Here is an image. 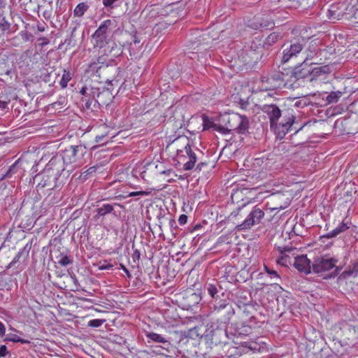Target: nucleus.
<instances>
[{"label":"nucleus","mask_w":358,"mask_h":358,"mask_svg":"<svg viewBox=\"0 0 358 358\" xmlns=\"http://www.w3.org/2000/svg\"><path fill=\"white\" fill-rule=\"evenodd\" d=\"M311 63L309 84H315L318 80H323L331 72L329 65L316 66Z\"/></svg>","instance_id":"dca6fc26"},{"label":"nucleus","mask_w":358,"mask_h":358,"mask_svg":"<svg viewBox=\"0 0 358 358\" xmlns=\"http://www.w3.org/2000/svg\"><path fill=\"white\" fill-rule=\"evenodd\" d=\"M264 216V212L257 206H255L248 217L241 223L236 226L237 231H245L250 229L255 224H259Z\"/></svg>","instance_id":"6e6552de"},{"label":"nucleus","mask_w":358,"mask_h":358,"mask_svg":"<svg viewBox=\"0 0 358 358\" xmlns=\"http://www.w3.org/2000/svg\"><path fill=\"white\" fill-rule=\"evenodd\" d=\"M311 262L306 255H301L295 257L294 266L301 273L309 274L311 273Z\"/></svg>","instance_id":"412c9836"},{"label":"nucleus","mask_w":358,"mask_h":358,"mask_svg":"<svg viewBox=\"0 0 358 358\" xmlns=\"http://www.w3.org/2000/svg\"><path fill=\"white\" fill-rule=\"evenodd\" d=\"M13 73V71L9 66V65H7L6 64H5L4 69H3L1 66H0V76H7V77H9L11 78Z\"/></svg>","instance_id":"de8ad7c7"},{"label":"nucleus","mask_w":358,"mask_h":358,"mask_svg":"<svg viewBox=\"0 0 358 358\" xmlns=\"http://www.w3.org/2000/svg\"><path fill=\"white\" fill-rule=\"evenodd\" d=\"M191 333L196 334L197 336L203 338L206 344L210 347V351L208 352L209 358H224L229 357L226 350L229 343V332L225 328L217 326L214 327L210 325V327L205 326H198L193 328Z\"/></svg>","instance_id":"f257e3e1"},{"label":"nucleus","mask_w":358,"mask_h":358,"mask_svg":"<svg viewBox=\"0 0 358 358\" xmlns=\"http://www.w3.org/2000/svg\"><path fill=\"white\" fill-rule=\"evenodd\" d=\"M4 341H11L13 343H20L22 344L30 343L29 341L22 338L17 335L13 334H8L4 339Z\"/></svg>","instance_id":"79ce46f5"},{"label":"nucleus","mask_w":358,"mask_h":358,"mask_svg":"<svg viewBox=\"0 0 358 358\" xmlns=\"http://www.w3.org/2000/svg\"><path fill=\"white\" fill-rule=\"evenodd\" d=\"M358 274V259L351 262V264L349 265L348 268L345 270L341 275L343 278L349 277V276H357Z\"/></svg>","instance_id":"72a5a7b5"},{"label":"nucleus","mask_w":358,"mask_h":358,"mask_svg":"<svg viewBox=\"0 0 358 358\" xmlns=\"http://www.w3.org/2000/svg\"><path fill=\"white\" fill-rule=\"evenodd\" d=\"M56 180H57L55 179V176H52V175L45 169L34 177V181H37V191H39L44 187H48L49 189H53L57 187V185H55L52 186V182Z\"/></svg>","instance_id":"2eb2a0df"},{"label":"nucleus","mask_w":358,"mask_h":358,"mask_svg":"<svg viewBox=\"0 0 358 358\" xmlns=\"http://www.w3.org/2000/svg\"><path fill=\"white\" fill-rule=\"evenodd\" d=\"M147 338L151 339L152 341L156 342V343H167V336H163L161 334L155 333V332H149L147 334Z\"/></svg>","instance_id":"a19ab883"},{"label":"nucleus","mask_w":358,"mask_h":358,"mask_svg":"<svg viewBox=\"0 0 358 358\" xmlns=\"http://www.w3.org/2000/svg\"><path fill=\"white\" fill-rule=\"evenodd\" d=\"M89 8V5L85 2L78 3L73 10L74 16L78 17H83Z\"/></svg>","instance_id":"ea45409f"},{"label":"nucleus","mask_w":358,"mask_h":358,"mask_svg":"<svg viewBox=\"0 0 358 358\" xmlns=\"http://www.w3.org/2000/svg\"><path fill=\"white\" fill-rule=\"evenodd\" d=\"M227 306H232L231 304L227 302L226 300H220L214 304V311L220 312L222 310H224Z\"/></svg>","instance_id":"a18cd8bd"},{"label":"nucleus","mask_w":358,"mask_h":358,"mask_svg":"<svg viewBox=\"0 0 358 358\" xmlns=\"http://www.w3.org/2000/svg\"><path fill=\"white\" fill-rule=\"evenodd\" d=\"M132 41L130 43V51L134 49L132 45H134L136 47V49H138L140 48L141 43V40L136 35H134L132 36Z\"/></svg>","instance_id":"3c124183"},{"label":"nucleus","mask_w":358,"mask_h":358,"mask_svg":"<svg viewBox=\"0 0 358 358\" xmlns=\"http://www.w3.org/2000/svg\"><path fill=\"white\" fill-rule=\"evenodd\" d=\"M209 127L222 134L234 131L238 134L247 135L249 134L250 122L246 115L232 113L227 116L225 127L213 122H210Z\"/></svg>","instance_id":"f03ea898"},{"label":"nucleus","mask_w":358,"mask_h":358,"mask_svg":"<svg viewBox=\"0 0 358 358\" xmlns=\"http://www.w3.org/2000/svg\"><path fill=\"white\" fill-rule=\"evenodd\" d=\"M141 257V252L138 249H134V252L132 255V259L134 262H136V260H139Z\"/></svg>","instance_id":"0e129e2a"},{"label":"nucleus","mask_w":358,"mask_h":358,"mask_svg":"<svg viewBox=\"0 0 358 358\" xmlns=\"http://www.w3.org/2000/svg\"><path fill=\"white\" fill-rule=\"evenodd\" d=\"M245 50H252L255 52H262V48L259 41L258 43L252 41L248 43V46H245Z\"/></svg>","instance_id":"37998d69"},{"label":"nucleus","mask_w":358,"mask_h":358,"mask_svg":"<svg viewBox=\"0 0 358 358\" xmlns=\"http://www.w3.org/2000/svg\"><path fill=\"white\" fill-rule=\"evenodd\" d=\"M9 354V351L7 349L6 345H1L0 346V357H4Z\"/></svg>","instance_id":"4d7b16f0"},{"label":"nucleus","mask_w":358,"mask_h":358,"mask_svg":"<svg viewBox=\"0 0 358 358\" xmlns=\"http://www.w3.org/2000/svg\"><path fill=\"white\" fill-rule=\"evenodd\" d=\"M351 222L347 220V218H345L342 222H341L337 227H336L334 230L327 233V234L323 235L321 238H331L337 236L341 233L346 231L348 229L350 228Z\"/></svg>","instance_id":"cd10ccee"},{"label":"nucleus","mask_w":358,"mask_h":358,"mask_svg":"<svg viewBox=\"0 0 358 358\" xmlns=\"http://www.w3.org/2000/svg\"><path fill=\"white\" fill-rule=\"evenodd\" d=\"M257 343H255V342H251V343H249L248 345V348L252 350V351H255V350H257L259 348L257 347Z\"/></svg>","instance_id":"338daca9"},{"label":"nucleus","mask_w":358,"mask_h":358,"mask_svg":"<svg viewBox=\"0 0 358 358\" xmlns=\"http://www.w3.org/2000/svg\"><path fill=\"white\" fill-rule=\"evenodd\" d=\"M319 358H334V354L329 348H322L318 354Z\"/></svg>","instance_id":"c03bdc74"},{"label":"nucleus","mask_w":358,"mask_h":358,"mask_svg":"<svg viewBox=\"0 0 358 358\" xmlns=\"http://www.w3.org/2000/svg\"><path fill=\"white\" fill-rule=\"evenodd\" d=\"M90 69L95 72L97 76L108 84H111L119 73L120 68L115 62H108L103 56L98 58L97 62L90 64Z\"/></svg>","instance_id":"20e7f679"},{"label":"nucleus","mask_w":358,"mask_h":358,"mask_svg":"<svg viewBox=\"0 0 358 358\" xmlns=\"http://www.w3.org/2000/svg\"><path fill=\"white\" fill-rule=\"evenodd\" d=\"M235 101L237 102L242 109H246L249 105V102L243 98L238 96V95L234 97Z\"/></svg>","instance_id":"8fccbe9b"},{"label":"nucleus","mask_w":358,"mask_h":358,"mask_svg":"<svg viewBox=\"0 0 358 358\" xmlns=\"http://www.w3.org/2000/svg\"><path fill=\"white\" fill-rule=\"evenodd\" d=\"M246 205L245 204H243L241 206H239L238 208H237V209L234 211H233L231 215H230V217H236L240 212V210L244 207Z\"/></svg>","instance_id":"69168bd1"},{"label":"nucleus","mask_w":358,"mask_h":358,"mask_svg":"<svg viewBox=\"0 0 358 358\" xmlns=\"http://www.w3.org/2000/svg\"><path fill=\"white\" fill-rule=\"evenodd\" d=\"M52 9L45 10L43 13V16L45 20H50L52 17Z\"/></svg>","instance_id":"680f3d73"},{"label":"nucleus","mask_w":358,"mask_h":358,"mask_svg":"<svg viewBox=\"0 0 358 358\" xmlns=\"http://www.w3.org/2000/svg\"><path fill=\"white\" fill-rule=\"evenodd\" d=\"M79 93L83 96V98H96L99 97L102 93L100 92L99 88L90 87L83 86L79 91Z\"/></svg>","instance_id":"c85d7f7f"},{"label":"nucleus","mask_w":358,"mask_h":358,"mask_svg":"<svg viewBox=\"0 0 358 358\" xmlns=\"http://www.w3.org/2000/svg\"><path fill=\"white\" fill-rule=\"evenodd\" d=\"M209 37L207 34H203L189 41V48L196 50V52H192V56H189L191 59H194L198 57V53H202L206 51L210 48Z\"/></svg>","instance_id":"9b49d317"},{"label":"nucleus","mask_w":358,"mask_h":358,"mask_svg":"<svg viewBox=\"0 0 358 358\" xmlns=\"http://www.w3.org/2000/svg\"><path fill=\"white\" fill-rule=\"evenodd\" d=\"M113 267V266L111 264L107 263L104 264L103 265L99 266L100 270H109L111 269Z\"/></svg>","instance_id":"774afa93"},{"label":"nucleus","mask_w":358,"mask_h":358,"mask_svg":"<svg viewBox=\"0 0 358 358\" xmlns=\"http://www.w3.org/2000/svg\"><path fill=\"white\" fill-rule=\"evenodd\" d=\"M350 110L358 116V99L350 104Z\"/></svg>","instance_id":"6e6d98bb"},{"label":"nucleus","mask_w":358,"mask_h":358,"mask_svg":"<svg viewBox=\"0 0 358 358\" xmlns=\"http://www.w3.org/2000/svg\"><path fill=\"white\" fill-rule=\"evenodd\" d=\"M65 165L66 163L62 156L57 155L51 158L44 169L55 176V179L58 180L65 169Z\"/></svg>","instance_id":"9d476101"},{"label":"nucleus","mask_w":358,"mask_h":358,"mask_svg":"<svg viewBox=\"0 0 358 358\" xmlns=\"http://www.w3.org/2000/svg\"><path fill=\"white\" fill-rule=\"evenodd\" d=\"M246 56L249 58L247 63L250 65L255 66L257 62L262 59V52H255L252 50H245Z\"/></svg>","instance_id":"4c0bfd02"},{"label":"nucleus","mask_w":358,"mask_h":358,"mask_svg":"<svg viewBox=\"0 0 358 358\" xmlns=\"http://www.w3.org/2000/svg\"><path fill=\"white\" fill-rule=\"evenodd\" d=\"M338 260L334 258L317 257L312 264L313 271L322 275V273L334 268Z\"/></svg>","instance_id":"4468645a"},{"label":"nucleus","mask_w":358,"mask_h":358,"mask_svg":"<svg viewBox=\"0 0 358 358\" xmlns=\"http://www.w3.org/2000/svg\"><path fill=\"white\" fill-rule=\"evenodd\" d=\"M303 50V44L299 41H291L289 47L283 50L282 62L286 63L293 57H296Z\"/></svg>","instance_id":"6ab92c4d"},{"label":"nucleus","mask_w":358,"mask_h":358,"mask_svg":"<svg viewBox=\"0 0 358 358\" xmlns=\"http://www.w3.org/2000/svg\"><path fill=\"white\" fill-rule=\"evenodd\" d=\"M310 67L311 63H308V59H306L292 71L291 80L292 83H294L295 87L301 85V83H297L299 81H301L303 85L309 84Z\"/></svg>","instance_id":"423d86ee"},{"label":"nucleus","mask_w":358,"mask_h":358,"mask_svg":"<svg viewBox=\"0 0 358 358\" xmlns=\"http://www.w3.org/2000/svg\"><path fill=\"white\" fill-rule=\"evenodd\" d=\"M119 206L120 207H122L123 206L120 204H110V203H103L100 206H98L94 212L96 213V215H94V219L97 220L100 217H104L106 215L113 213L114 215L116 216V214L114 212V206Z\"/></svg>","instance_id":"a878e982"},{"label":"nucleus","mask_w":358,"mask_h":358,"mask_svg":"<svg viewBox=\"0 0 358 358\" xmlns=\"http://www.w3.org/2000/svg\"><path fill=\"white\" fill-rule=\"evenodd\" d=\"M277 250L280 254H283L285 252L292 251L293 250V248L292 247H289V246H284V247L278 246L277 248Z\"/></svg>","instance_id":"13d9d810"},{"label":"nucleus","mask_w":358,"mask_h":358,"mask_svg":"<svg viewBox=\"0 0 358 358\" xmlns=\"http://www.w3.org/2000/svg\"><path fill=\"white\" fill-rule=\"evenodd\" d=\"M81 101L85 103V108L92 111L100 108V104L96 98H82Z\"/></svg>","instance_id":"c9c22d12"},{"label":"nucleus","mask_w":358,"mask_h":358,"mask_svg":"<svg viewBox=\"0 0 358 358\" xmlns=\"http://www.w3.org/2000/svg\"><path fill=\"white\" fill-rule=\"evenodd\" d=\"M20 34H21L22 39L24 41H28L30 40L31 38L33 37L32 34H29L28 31L22 32Z\"/></svg>","instance_id":"052dcab7"},{"label":"nucleus","mask_w":358,"mask_h":358,"mask_svg":"<svg viewBox=\"0 0 358 358\" xmlns=\"http://www.w3.org/2000/svg\"><path fill=\"white\" fill-rule=\"evenodd\" d=\"M295 120L294 109L283 107L280 119L276 121V124L271 129L278 138L282 139L288 132L293 130L294 131V135H296L303 129L305 124L299 127L298 122Z\"/></svg>","instance_id":"7ed1b4c3"},{"label":"nucleus","mask_w":358,"mask_h":358,"mask_svg":"<svg viewBox=\"0 0 358 358\" xmlns=\"http://www.w3.org/2000/svg\"><path fill=\"white\" fill-rule=\"evenodd\" d=\"M87 153V148L82 144L70 145L61 151L60 155L64 160L66 166H80L84 162V156Z\"/></svg>","instance_id":"39448f33"},{"label":"nucleus","mask_w":358,"mask_h":358,"mask_svg":"<svg viewBox=\"0 0 358 358\" xmlns=\"http://www.w3.org/2000/svg\"><path fill=\"white\" fill-rule=\"evenodd\" d=\"M126 0H102L103 5L107 11H111L113 9L120 7Z\"/></svg>","instance_id":"58836bf2"},{"label":"nucleus","mask_w":358,"mask_h":358,"mask_svg":"<svg viewBox=\"0 0 358 358\" xmlns=\"http://www.w3.org/2000/svg\"><path fill=\"white\" fill-rule=\"evenodd\" d=\"M150 194L148 191H138V192H131L129 193V194L126 197H131V196H148Z\"/></svg>","instance_id":"603ef678"},{"label":"nucleus","mask_w":358,"mask_h":358,"mask_svg":"<svg viewBox=\"0 0 358 358\" xmlns=\"http://www.w3.org/2000/svg\"><path fill=\"white\" fill-rule=\"evenodd\" d=\"M287 75H285L284 73L280 71L275 72L271 76L269 80L278 83L276 86L277 87L283 86L286 88H295L294 83H292L291 78L289 79H287Z\"/></svg>","instance_id":"5701e85b"},{"label":"nucleus","mask_w":358,"mask_h":358,"mask_svg":"<svg viewBox=\"0 0 358 358\" xmlns=\"http://www.w3.org/2000/svg\"><path fill=\"white\" fill-rule=\"evenodd\" d=\"M22 164L20 159L15 161L4 173H0V180L20 178L24 171Z\"/></svg>","instance_id":"f3484780"},{"label":"nucleus","mask_w":358,"mask_h":358,"mask_svg":"<svg viewBox=\"0 0 358 358\" xmlns=\"http://www.w3.org/2000/svg\"><path fill=\"white\" fill-rule=\"evenodd\" d=\"M31 248V243H27L22 249H21L17 254L15 255L14 259L9 263L6 266L5 271L2 273H5L6 271L13 267H17L15 265L20 261V258L24 257V259L28 257L29 251Z\"/></svg>","instance_id":"bb28decb"},{"label":"nucleus","mask_w":358,"mask_h":358,"mask_svg":"<svg viewBox=\"0 0 358 358\" xmlns=\"http://www.w3.org/2000/svg\"><path fill=\"white\" fill-rule=\"evenodd\" d=\"M122 54V49L120 45L116 44L115 42L109 43L104 49V55L108 58L106 59L108 62H115V58L120 56Z\"/></svg>","instance_id":"b1692460"},{"label":"nucleus","mask_w":358,"mask_h":358,"mask_svg":"<svg viewBox=\"0 0 358 358\" xmlns=\"http://www.w3.org/2000/svg\"><path fill=\"white\" fill-rule=\"evenodd\" d=\"M204 289L207 291L208 294L215 300L220 299V296H224L222 287L215 279L212 280V282H206L204 286Z\"/></svg>","instance_id":"4be33fe9"},{"label":"nucleus","mask_w":358,"mask_h":358,"mask_svg":"<svg viewBox=\"0 0 358 358\" xmlns=\"http://www.w3.org/2000/svg\"><path fill=\"white\" fill-rule=\"evenodd\" d=\"M177 156L180 161L189 159L183 165V169L185 171L192 170L197 161V156L189 143L185 146L184 150H177Z\"/></svg>","instance_id":"1a4fd4ad"},{"label":"nucleus","mask_w":358,"mask_h":358,"mask_svg":"<svg viewBox=\"0 0 358 358\" xmlns=\"http://www.w3.org/2000/svg\"><path fill=\"white\" fill-rule=\"evenodd\" d=\"M113 24V22L110 20H106L101 23L92 34V38L95 42L94 47L101 48L108 44L110 31Z\"/></svg>","instance_id":"0eeeda50"},{"label":"nucleus","mask_w":358,"mask_h":358,"mask_svg":"<svg viewBox=\"0 0 358 358\" xmlns=\"http://www.w3.org/2000/svg\"><path fill=\"white\" fill-rule=\"evenodd\" d=\"M241 327L236 326L234 328V331L231 332V334L234 336H246L250 334L251 327L249 322L243 321L241 323Z\"/></svg>","instance_id":"2f4dec72"},{"label":"nucleus","mask_w":358,"mask_h":358,"mask_svg":"<svg viewBox=\"0 0 358 358\" xmlns=\"http://www.w3.org/2000/svg\"><path fill=\"white\" fill-rule=\"evenodd\" d=\"M264 269L266 271V272L271 275V277H274V278H280V275H278V273L274 271V270H272L271 268H269L267 266H264Z\"/></svg>","instance_id":"5fc2aeb1"},{"label":"nucleus","mask_w":358,"mask_h":358,"mask_svg":"<svg viewBox=\"0 0 358 358\" xmlns=\"http://www.w3.org/2000/svg\"><path fill=\"white\" fill-rule=\"evenodd\" d=\"M341 271V267L335 266L334 271L333 272H331V273L328 274L327 276H324V279L334 278L339 274Z\"/></svg>","instance_id":"864d4df0"},{"label":"nucleus","mask_w":358,"mask_h":358,"mask_svg":"<svg viewBox=\"0 0 358 358\" xmlns=\"http://www.w3.org/2000/svg\"><path fill=\"white\" fill-rule=\"evenodd\" d=\"M105 320L102 319L91 320L88 322V326L93 328H97L101 327L105 322Z\"/></svg>","instance_id":"09e8293b"},{"label":"nucleus","mask_w":358,"mask_h":358,"mask_svg":"<svg viewBox=\"0 0 358 358\" xmlns=\"http://www.w3.org/2000/svg\"><path fill=\"white\" fill-rule=\"evenodd\" d=\"M182 299L184 300L183 306L186 308H191L195 306L201 300L200 295L193 292L192 289L186 291L183 293Z\"/></svg>","instance_id":"393cba45"},{"label":"nucleus","mask_w":358,"mask_h":358,"mask_svg":"<svg viewBox=\"0 0 358 358\" xmlns=\"http://www.w3.org/2000/svg\"><path fill=\"white\" fill-rule=\"evenodd\" d=\"M342 94L343 93L340 91L331 92L330 93L324 92L319 94L318 97L315 98L316 100L318 98L321 99V101H319L316 103L322 106L330 103H337L339 99L341 97Z\"/></svg>","instance_id":"aec40b11"},{"label":"nucleus","mask_w":358,"mask_h":358,"mask_svg":"<svg viewBox=\"0 0 358 358\" xmlns=\"http://www.w3.org/2000/svg\"><path fill=\"white\" fill-rule=\"evenodd\" d=\"M192 329H189L188 332L179 330L170 331L167 335V343L170 345L180 344L184 340H187L188 337H192L194 334L190 332Z\"/></svg>","instance_id":"a211bd4d"},{"label":"nucleus","mask_w":358,"mask_h":358,"mask_svg":"<svg viewBox=\"0 0 358 358\" xmlns=\"http://www.w3.org/2000/svg\"><path fill=\"white\" fill-rule=\"evenodd\" d=\"M59 257L60 259L58 260V264L62 266H66L73 263V260L66 255L61 253Z\"/></svg>","instance_id":"49530a36"},{"label":"nucleus","mask_w":358,"mask_h":358,"mask_svg":"<svg viewBox=\"0 0 358 358\" xmlns=\"http://www.w3.org/2000/svg\"><path fill=\"white\" fill-rule=\"evenodd\" d=\"M12 33L11 24L5 17L0 15V38Z\"/></svg>","instance_id":"f704fd0d"},{"label":"nucleus","mask_w":358,"mask_h":358,"mask_svg":"<svg viewBox=\"0 0 358 358\" xmlns=\"http://www.w3.org/2000/svg\"><path fill=\"white\" fill-rule=\"evenodd\" d=\"M283 107H285V106H279L275 103L264 104L261 107V110L266 114L268 117L271 129L273 128L276 121L280 119Z\"/></svg>","instance_id":"f8f14e48"},{"label":"nucleus","mask_w":358,"mask_h":358,"mask_svg":"<svg viewBox=\"0 0 358 358\" xmlns=\"http://www.w3.org/2000/svg\"><path fill=\"white\" fill-rule=\"evenodd\" d=\"M74 72L71 69H64L59 85L62 89L67 87L68 83L72 79Z\"/></svg>","instance_id":"e433bc0d"},{"label":"nucleus","mask_w":358,"mask_h":358,"mask_svg":"<svg viewBox=\"0 0 358 358\" xmlns=\"http://www.w3.org/2000/svg\"><path fill=\"white\" fill-rule=\"evenodd\" d=\"M282 38L280 32L273 31L264 40L262 47L264 49H269L273 44Z\"/></svg>","instance_id":"7c9ffc66"},{"label":"nucleus","mask_w":358,"mask_h":358,"mask_svg":"<svg viewBox=\"0 0 358 358\" xmlns=\"http://www.w3.org/2000/svg\"><path fill=\"white\" fill-rule=\"evenodd\" d=\"M274 26V21L267 15H255L248 22V27L255 30L271 29Z\"/></svg>","instance_id":"ddd939ff"},{"label":"nucleus","mask_w":358,"mask_h":358,"mask_svg":"<svg viewBox=\"0 0 358 358\" xmlns=\"http://www.w3.org/2000/svg\"><path fill=\"white\" fill-rule=\"evenodd\" d=\"M187 222V216L185 214H182L180 215L178 218V222L180 224L183 225L186 224Z\"/></svg>","instance_id":"e2e57ef3"},{"label":"nucleus","mask_w":358,"mask_h":358,"mask_svg":"<svg viewBox=\"0 0 358 358\" xmlns=\"http://www.w3.org/2000/svg\"><path fill=\"white\" fill-rule=\"evenodd\" d=\"M239 308H241L240 306ZM242 308L243 313L241 317L243 321L251 323L253 320H255V317L252 315V311L255 310L252 306L248 303H243Z\"/></svg>","instance_id":"c756f323"},{"label":"nucleus","mask_w":358,"mask_h":358,"mask_svg":"<svg viewBox=\"0 0 358 358\" xmlns=\"http://www.w3.org/2000/svg\"><path fill=\"white\" fill-rule=\"evenodd\" d=\"M234 313L235 312L232 306H227L224 310H222L220 312H216V314L220 317V320L221 322L224 323L229 322Z\"/></svg>","instance_id":"473e14b6"},{"label":"nucleus","mask_w":358,"mask_h":358,"mask_svg":"<svg viewBox=\"0 0 358 358\" xmlns=\"http://www.w3.org/2000/svg\"><path fill=\"white\" fill-rule=\"evenodd\" d=\"M288 258V255H282L280 258H278L276 262L278 264L285 265L287 263V259Z\"/></svg>","instance_id":"bf43d9fd"}]
</instances>
